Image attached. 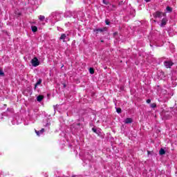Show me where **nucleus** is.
<instances>
[{"label":"nucleus","instance_id":"nucleus-1","mask_svg":"<svg viewBox=\"0 0 177 177\" xmlns=\"http://www.w3.org/2000/svg\"><path fill=\"white\" fill-rule=\"evenodd\" d=\"M153 16L155 19H157V18L160 19L162 16H165V13L160 11H156L153 14Z\"/></svg>","mask_w":177,"mask_h":177},{"label":"nucleus","instance_id":"nucleus-2","mask_svg":"<svg viewBox=\"0 0 177 177\" xmlns=\"http://www.w3.org/2000/svg\"><path fill=\"white\" fill-rule=\"evenodd\" d=\"M31 64L33 67H37L39 64V61L38 60V58L37 57H35L32 60H31Z\"/></svg>","mask_w":177,"mask_h":177},{"label":"nucleus","instance_id":"nucleus-3","mask_svg":"<svg viewBox=\"0 0 177 177\" xmlns=\"http://www.w3.org/2000/svg\"><path fill=\"white\" fill-rule=\"evenodd\" d=\"M164 66L166 68H171V66H174V62L172 61H165Z\"/></svg>","mask_w":177,"mask_h":177},{"label":"nucleus","instance_id":"nucleus-4","mask_svg":"<svg viewBox=\"0 0 177 177\" xmlns=\"http://www.w3.org/2000/svg\"><path fill=\"white\" fill-rule=\"evenodd\" d=\"M104 31H107V28H97L94 30V32L99 34V32H104Z\"/></svg>","mask_w":177,"mask_h":177},{"label":"nucleus","instance_id":"nucleus-5","mask_svg":"<svg viewBox=\"0 0 177 177\" xmlns=\"http://www.w3.org/2000/svg\"><path fill=\"white\" fill-rule=\"evenodd\" d=\"M167 21H168V19H167V18H163L161 21L160 27H164V26H167Z\"/></svg>","mask_w":177,"mask_h":177},{"label":"nucleus","instance_id":"nucleus-6","mask_svg":"<svg viewBox=\"0 0 177 177\" xmlns=\"http://www.w3.org/2000/svg\"><path fill=\"white\" fill-rule=\"evenodd\" d=\"M45 132V129H41L40 131L35 130V133L37 135V136H40V135H42Z\"/></svg>","mask_w":177,"mask_h":177},{"label":"nucleus","instance_id":"nucleus-7","mask_svg":"<svg viewBox=\"0 0 177 177\" xmlns=\"http://www.w3.org/2000/svg\"><path fill=\"white\" fill-rule=\"evenodd\" d=\"M66 38H67V35L66 34L63 33L61 35V37H59L60 41L63 40V42H66Z\"/></svg>","mask_w":177,"mask_h":177},{"label":"nucleus","instance_id":"nucleus-8","mask_svg":"<svg viewBox=\"0 0 177 177\" xmlns=\"http://www.w3.org/2000/svg\"><path fill=\"white\" fill-rule=\"evenodd\" d=\"M125 124H132V118H127L124 121Z\"/></svg>","mask_w":177,"mask_h":177},{"label":"nucleus","instance_id":"nucleus-9","mask_svg":"<svg viewBox=\"0 0 177 177\" xmlns=\"http://www.w3.org/2000/svg\"><path fill=\"white\" fill-rule=\"evenodd\" d=\"M159 154L160 156H164V154H165V149L161 148L159 151Z\"/></svg>","mask_w":177,"mask_h":177},{"label":"nucleus","instance_id":"nucleus-10","mask_svg":"<svg viewBox=\"0 0 177 177\" xmlns=\"http://www.w3.org/2000/svg\"><path fill=\"white\" fill-rule=\"evenodd\" d=\"M32 32H37L38 31V28L35 26H31Z\"/></svg>","mask_w":177,"mask_h":177},{"label":"nucleus","instance_id":"nucleus-11","mask_svg":"<svg viewBox=\"0 0 177 177\" xmlns=\"http://www.w3.org/2000/svg\"><path fill=\"white\" fill-rule=\"evenodd\" d=\"M43 100H44V95H39L37 97V102H42Z\"/></svg>","mask_w":177,"mask_h":177},{"label":"nucleus","instance_id":"nucleus-12","mask_svg":"<svg viewBox=\"0 0 177 177\" xmlns=\"http://www.w3.org/2000/svg\"><path fill=\"white\" fill-rule=\"evenodd\" d=\"M39 19L40 20V21H44L45 20V16L44 15L39 16Z\"/></svg>","mask_w":177,"mask_h":177},{"label":"nucleus","instance_id":"nucleus-13","mask_svg":"<svg viewBox=\"0 0 177 177\" xmlns=\"http://www.w3.org/2000/svg\"><path fill=\"white\" fill-rule=\"evenodd\" d=\"M89 73L90 74H95V69H93V68H90Z\"/></svg>","mask_w":177,"mask_h":177},{"label":"nucleus","instance_id":"nucleus-14","mask_svg":"<svg viewBox=\"0 0 177 177\" xmlns=\"http://www.w3.org/2000/svg\"><path fill=\"white\" fill-rule=\"evenodd\" d=\"M41 84H42V79H39L35 84L38 86L41 85Z\"/></svg>","mask_w":177,"mask_h":177},{"label":"nucleus","instance_id":"nucleus-15","mask_svg":"<svg viewBox=\"0 0 177 177\" xmlns=\"http://www.w3.org/2000/svg\"><path fill=\"white\" fill-rule=\"evenodd\" d=\"M0 75L1 77H5V73H3V71L1 68H0Z\"/></svg>","mask_w":177,"mask_h":177},{"label":"nucleus","instance_id":"nucleus-16","mask_svg":"<svg viewBox=\"0 0 177 177\" xmlns=\"http://www.w3.org/2000/svg\"><path fill=\"white\" fill-rule=\"evenodd\" d=\"M150 106L151 107V109H156V107H157V104L156 103L151 104Z\"/></svg>","mask_w":177,"mask_h":177},{"label":"nucleus","instance_id":"nucleus-17","mask_svg":"<svg viewBox=\"0 0 177 177\" xmlns=\"http://www.w3.org/2000/svg\"><path fill=\"white\" fill-rule=\"evenodd\" d=\"M166 9H167V12H169L170 13H171V12H172V8H171L169 6H167Z\"/></svg>","mask_w":177,"mask_h":177},{"label":"nucleus","instance_id":"nucleus-18","mask_svg":"<svg viewBox=\"0 0 177 177\" xmlns=\"http://www.w3.org/2000/svg\"><path fill=\"white\" fill-rule=\"evenodd\" d=\"M116 111H117V113H118V114H120V113H121V111H122L121 108H117V109H116Z\"/></svg>","mask_w":177,"mask_h":177},{"label":"nucleus","instance_id":"nucleus-19","mask_svg":"<svg viewBox=\"0 0 177 177\" xmlns=\"http://www.w3.org/2000/svg\"><path fill=\"white\" fill-rule=\"evenodd\" d=\"M102 2L104 5H109L110 3L106 0H102Z\"/></svg>","mask_w":177,"mask_h":177},{"label":"nucleus","instance_id":"nucleus-20","mask_svg":"<svg viewBox=\"0 0 177 177\" xmlns=\"http://www.w3.org/2000/svg\"><path fill=\"white\" fill-rule=\"evenodd\" d=\"M105 24H106V26H110V21L109 19H106Z\"/></svg>","mask_w":177,"mask_h":177},{"label":"nucleus","instance_id":"nucleus-21","mask_svg":"<svg viewBox=\"0 0 177 177\" xmlns=\"http://www.w3.org/2000/svg\"><path fill=\"white\" fill-rule=\"evenodd\" d=\"M92 131H93V132H94L95 133H96V132H97V130L96 129H95V128H93V129H92Z\"/></svg>","mask_w":177,"mask_h":177},{"label":"nucleus","instance_id":"nucleus-22","mask_svg":"<svg viewBox=\"0 0 177 177\" xmlns=\"http://www.w3.org/2000/svg\"><path fill=\"white\" fill-rule=\"evenodd\" d=\"M147 103H148V104L151 103V100H150V99L147 100Z\"/></svg>","mask_w":177,"mask_h":177},{"label":"nucleus","instance_id":"nucleus-23","mask_svg":"<svg viewBox=\"0 0 177 177\" xmlns=\"http://www.w3.org/2000/svg\"><path fill=\"white\" fill-rule=\"evenodd\" d=\"M118 35V32H115V33H113V35H114V37H115V35Z\"/></svg>","mask_w":177,"mask_h":177},{"label":"nucleus","instance_id":"nucleus-24","mask_svg":"<svg viewBox=\"0 0 177 177\" xmlns=\"http://www.w3.org/2000/svg\"><path fill=\"white\" fill-rule=\"evenodd\" d=\"M38 86V85L35 84V89H37V87Z\"/></svg>","mask_w":177,"mask_h":177},{"label":"nucleus","instance_id":"nucleus-25","mask_svg":"<svg viewBox=\"0 0 177 177\" xmlns=\"http://www.w3.org/2000/svg\"><path fill=\"white\" fill-rule=\"evenodd\" d=\"M145 2H150V1H151V0H145Z\"/></svg>","mask_w":177,"mask_h":177},{"label":"nucleus","instance_id":"nucleus-26","mask_svg":"<svg viewBox=\"0 0 177 177\" xmlns=\"http://www.w3.org/2000/svg\"><path fill=\"white\" fill-rule=\"evenodd\" d=\"M77 125L80 127V125H81V123H77Z\"/></svg>","mask_w":177,"mask_h":177},{"label":"nucleus","instance_id":"nucleus-27","mask_svg":"<svg viewBox=\"0 0 177 177\" xmlns=\"http://www.w3.org/2000/svg\"><path fill=\"white\" fill-rule=\"evenodd\" d=\"M101 42H104V40H101Z\"/></svg>","mask_w":177,"mask_h":177},{"label":"nucleus","instance_id":"nucleus-28","mask_svg":"<svg viewBox=\"0 0 177 177\" xmlns=\"http://www.w3.org/2000/svg\"><path fill=\"white\" fill-rule=\"evenodd\" d=\"M150 153V151H148V154Z\"/></svg>","mask_w":177,"mask_h":177}]
</instances>
